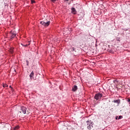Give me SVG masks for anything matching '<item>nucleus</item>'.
<instances>
[{
    "instance_id": "nucleus-1",
    "label": "nucleus",
    "mask_w": 130,
    "mask_h": 130,
    "mask_svg": "<svg viewBox=\"0 0 130 130\" xmlns=\"http://www.w3.org/2000/svg\"><path fill=\"white\" fill-rule=\"evenodd\" d=\"M93 122L91 121H86V128L88 129V130H91L92 127H93Z\"/></svg>"
},
{
    "instance_id": "nucleus-2",
    "label": "nucleus",
    "mask_w": 130,
    "mask_h": 130,
    "mask_svg": "<svg viewBox=\"0 0 130 130\" xmlns=\"http://www.w3.org/2000/svg\"><path fill=\"white\" fill-rule=\"evenodd\" d=\"M102 97L103 94H101L100 93H98L94 96V99L96 100L97 101H99Z\"/></svg>"
},
{
    "instance_id": "nucleus-3",
    "label": "nucleus",
    "mask_w": 130,
    "mask_h": 130,
    "mask_svg": "<svg viewBox=\"0 0 130 130\" xmlns=\"http://www.w3.org/2000/svg\"><path fill=\"white\" fill-rule=\"evenodd\" d=\"M16 37V32L15 31H11L10 32V40H12V39Z\"/></svg>"
},
{
    "instance_id": "nucleus-4",
    "label": "nucleus",
    "mask_w": 130,
    "mask_h": 130,
    "mask_svg": "<svg viewBox=\"0 0 130 130\" xmlns=\"http://www.w3.org/2000/svg\"><path fill=\"white\" fill-rule=\"evenodd\" d=\"M40 24L44 26L47 27L49 26L50 21H40Z\"/></svg>"
},
{
    "instance_id": "nucleus-5",
    "label": "nucleus",
    "mask_w": 130,
    "mask_h": 130,
    "mask_svg": "<svg viewBox=\"0 0 130 130\" xmlns=\"http://www.w3.org/2000/svg\"><path fill=\"white\" fill-rule=\"evenodd\" d=\"M26 110H27L26 108L24 107H22L21 109L19 111V113L22 114H25V113H26Z\"/></svg>"
},
{
    "instance_id": "nucleus-6",
    "label": "nucleus",
    "mask_w": 130,
    "mask_h": 130,
    "mask_svg": "<svg viewBox=\"0 0 130 130\" xmlns=\"http://www.w3.org/2000/svg\"><path fill=\"white\" fill-rule=\"evenodd\" d=\"M71 12L73 14H76V10H75V8H71Z\"/></svg>"
},
{
    "instance_id": "nucleus-7",
    "label": "nucleus",
    "mask_w": 130,
    "mask_h": 130,
    "mask_svg": "<svg viewBox=\"0 0 130 130\" xmlns=\"http://www.w3.org/2000/svg\"><path fill=\"white\" fill-rule=\"evenodd\" d=\"M77 90H78V87L76 85H74V86L73 87V88L72 89V90L74 92H75Z\"/></svg>"
},
{
    "instance_id": "nucleus-8",
    "label": "nucleus",
    "mask_w": 130,
    "mask_h": 130,
    "mask_svg": "<svg viewBox=\"0 0 130 130\" xmlns=\"http://www.w3.org/2000/svg\"><path fill=\"white\" fill-rule=\"evenodd\" d=\"M120 100H116L113 101V103H117V104H120Z\"/></svg>"
},
{
    "instance_id": "nucleus-9",
    "label": "nucleus",
    "mask_w": 130,
    "mask_h": 130,
    "mask_svg": "<svg viewBox=\"0 0 130 130\" xmlns=\"http://www.w3.org/2000/svg\"><path fill=\"white\" fill-rule=\"evenodd\" d=\"M34 72H31V73H30V79H32V78H34Z\"/></svg>"
},
{
    "instance_id": "nucleus-10",
    "label": "nucleus",
    "mask_w": 130,
    "mask_h": 130,
    "mask_svg": "<svg viewBox=\"0 0 130 130\" xmlns=\"http://www.w3.org/2000/svg\"><path fill=\"white\" fill-rule=\"evenodd\" d=\"M75 6H76V8L79 9L81 8V5L80 4H75Z\"/></svg>"
},
{
    "instance_id": "nucleus-11",
    "label": "nucleus",
    "mask_w": 130,
    "mask_h": 130,
    "mask_svg": "<svg viewBox=\"0 0 130 130\" xmlns=\"http://www.w3.org/2000/svg\"><path fill=\"white\" fill-rule=\"evenodd\" d=\"M19 128V126L17 125L13 128L14 130H18Z\"/></svg>"
},
{
    "instance_id": "nucleus-12",
    "label": "nucleus",
    "mask_w": 130,
    "mask_h": 130,
    "mask_svg": "<svg viewBox=\"0 0 130 130\" xmlns=\"http://www.w3.org/2000/svg\"><path fill=\"white\" fill-rule=\"evenodd\" d=\"M3 87H4V88H6L8 87V85L6 84H3Z\"/></svg>"
},
{
    "instance_id": "nucleus-13",
    "label": "nucleus",
    "mask_w": 130,
    "mask_h": 130,
    "mask_svg": "<svg viewBox=\"0 0 130 130\" xmlns=\"http://www.w3.org/2000/svg\"><path fill=\"white\" fill-rule=\"evenodd\" d=\"M9 51L10 52H11V53H12V52H13V48H11V49H10Z\"/></svg>"
},
{
    "instance_id": "nucleus-14",
    "label": "nucleus",
    "mask_w": 130,
    "mask_h": 130,
    "mask_svg": "<svg viewBox=\"0 0 130 130\" xmlns=\"http://www.w3.org/2000/svg\"><path fill=\"white\" fill-rule=\"evenodd\" d=\"M121 118H122V116H119V117L118 118V119H121Z\"/></svg>"
},
{
    "instance_id": "nucleus-15",
    "label": "nucleus",
    "mask_w": 130,
    "mask_h": 130,
    "mask_svg": "<svg viewBox=\"0 0 130 130\" xmlns=\"http://www.w3.org/2000/svg\"><path fill=\"white\" fill-rule=\"evenodd\" d=\"M31 4H34V3H35V1H34V0H31Z\"/></svg>"
},
{
    "instance_id": "nucleus-16",
    "label": "nucleus",
    "mask_w": 130,
    "mask_h": 130,
    "mask_svg": "<svg viewBox=\"0 0 130 130\" xmlns=\"http://www.w3.org/2000/svg\"><path fill=\"white\" fill-rule=\"evenodd\" d=\"M26 65L28 66L29 64V61L27 60H26Z\"/></svg>"
},
{
    "instance_id": "nucleus-17",
    "label": "nucleus",
    "mask_w": 130,
    "mask_h": 130,
    "mask_svg": "<svg viewBox=\"0 0 130 130\" xmlns=\"http://www.w3.org/2000/svg\"><path fill=\"white\" fill-rule=\"evenodd\" d=\"M28 45H29V44H28V45H23V46H24V47H27Z\"/></svg>"
},
{
    "instance_id": "nucleus-18",
    "label": "nucleus",
    "mask_w": 130,
    "mask_h": 130,
    "mask_svg": "<svg viewBox=\"0 0 130 130\" xmlns=\"http://www.w3.org/2000/svg\"><path fill=\"white\" fill-rule=\"evenodd\" d=\"M51 2L54 3L56 2V0H51Z\"/></svg>"
},
{
    "instance_id": "nucleus-19",
    "label": "nucleus",
    "mask_w": 130,
    "mask_h": 130,
    "mask_svg": "<svg viewBox=\"0 0 130 130\" xmlns=\"http://www.w3.org/2000/svg\"><path fill=\"white\" fill-rule=\"evenodd\" d=\"M127 102H130V99L127 100Z\"/></svg>"
},
{
    "instance_id": "nucleus-20",
    "label": "nucleus",
    "mask_w": 130,
    "mask_h": 130,
    "mask_svg": "<svg viewBox=\"0 0 130 130\" xmlns=\"http://www.w3.org/2000/svg\"><path fill=\"white\" fill-rule=\"evenodd\" d=\"M10 88H12V86H10Z\"/></svg>"
},
{
    "instance_id": "nucleus-21",
    "label": "nucleus",
    "mask_w": 130,
    "mask_h": 130,
    "mask_svg": "<svg viewBox=\"0 0 130 130\" xmlns=\"http://www.w3.org/2000/svg\"><path fill=\"white\" fill-rule=\"evenodd\" d=\"M66 1H69V0H65Z\"/></svg>"
},
{
    "instance_id": "nucleus-22",
    "label": "nucleus",
    "mask_w": 130,
    "mask_h": 130,
    "mask_svg": "<svg viewBox=\"0 0 130 130\" xmlns=\"http://www.w3.org/2000/svg\"><path fill=\"white\" fill-rule=\"evenodd\" d=\"M85 36V34H84V36Z\"/></svg>"
},
{
    "instance_id": "nucleus-23",
    "label": "nucleus",
    "mask_w": 130,
    "mask_h": 130,
    "mask_svg": "<svg viewBox=\"0 0 130 130\" xmlns=\"http://www.w3.org/2000/svg\"><path fill=\"white\" fill-rule=\"evenodd\" d=\"M129 5H130V4H129Z\"/></svg>"
}]
</instances>
